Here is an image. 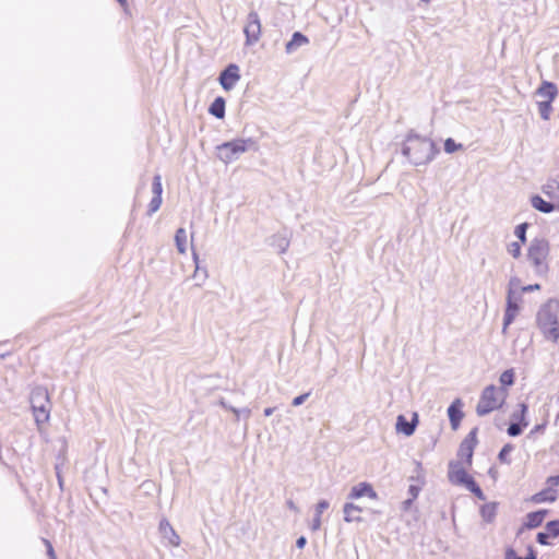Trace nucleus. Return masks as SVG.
I'll list each match as a JSON object with an SVG mask.
<instances>
[{
  "label": "nucleus",
  "mask_w": 559,
  "mask_h": 559,
  "mask_svg": "<svg viewBox=\"0 0 559 559\" xmlns=\"http://www.w3.org/2000/svg\"><path fill=\"white\" fill-rule=\"evenodd\" d=\"M539 288H540L539 284H532V285L522 286L520 288V290L523 293H531L534 290H538Z\"/></svg>",
  "instance_id": "37998d69"
},
{
  "label": "nucleus",
  "mask_w": 559,
  "mask_h": 559,
  "mask_svg": "<svg viewBox=\"0 0 559 559\" xmlns=\"http://www.w3.org/2000/svg\"><path fill=\"white\" fill-rule=\"evenodd\" d=\"M536 96L540 102H552L557 96V87L554 83L543 82L536 91Z\"/></svg>",
  "instance_id": "f3484780"
},
{
  "label": "nucleus",
  "mask_w": 559,
  "mask_h": 559,
  "mask_svg": "<svg viewBox=\"0 0 559 559\" xmlns=\"http://www.w3.org/2000/svg\"><path fill=\"white\" fill-rule=\"evenodd\" d=\"M209 111L214 117L222 119L225 116V100L223 97H217L211 104Z\"/></svg>",
  "instance_id": "4be33fe9"
},
{
  "label": "nucleus",
  "mask_w": 559,
  "mask_h": 559,
  "mask_svg": "<svg viewBox=\"0 0 559 559\" xmlns=\"http://www.w3.org/2000/svg\"><path fill=\"white\" fill-rule=\"evenodd\" d=\"M510 451H511V445H509V444L504 445L499 453V460L501 462L508 463L507 457H508Z\"/></svg>",
  "instance_id": "ea45409f"
},
{
  "label": "nucleus",
  "mask_w": 559,
  "mask_h": 559,
  "mask_svg": "<svg viewBox=\"0 0 559 559\" xmlns=\"http://www.w3.org/2000/svg\"><path fill=\"white\" fill-rule=\"evenodd\" d=\"M152 192H153V197H157V195L162 197V193H163L162 176L158 174L155 175L153 178Z\"/></svg>",
  "instance_id": "c85d7f7f"
},
{
  "label": "nucleus",
  "mask_w": 559,
  "mask_h": 559,
  "mask_svg": "<svg viewBox=\"0 0 559 559\" xmlns=\"http://www.w3.org/2000/svg\"><path fill=\"white\" fill-rule=\"evenodd\" d=\"M240 80L239 67L229 64L219 75V83L225 91H230Z\"/></svg>",
  "instance_id": "9d476101"
},
{
  "label": "nucleus",
  "mask_w": 559,
  "mask_h": 559,
  "mask_svg": "<svg viewBox=\"0 0 559 559\" xmlns=\"http://www.w3.org/2000/svg\"><path fill=\"white\" fill-rule=\"evenodd\" d=\"M286 506L289 510H292L293 512L295 513H299V508L296 506V503L292 500V499H288L286 501Z\"/></svg>",
  "instance_id": "3c124183"
},
{
  "label": "nucleus",
  "mask_w": 559,
  "mask_h": 559,
  "mask_svg": "<svg viewBox=\"0 0 559 559\" xmlns=\"http://www.w3.org/2000/svg\"><path fill=\"white\" fill-rule=\"evenodd\" d=\"M158 532L165 545L171 547H179L181 539L173 525L167 519H162L158 525Z\"/></svg>",
  "instance_id": "6e6552de"
},
{
  "label": "nucleus",
  "mask_w": 559,
  "mask_h": 559,
  "mask_svg": "<svg viewBox=\"0 0 559 559\" xmlns=\"http://www.w3.org/2000/svg\"><path fill=\"white\" fill-rule=\"evenodd\" d=\"M218 404L224 407L225 409H228L229 411V407H233L231 405H229L224 399H221L218 401Z\"/></svg>",
  "instance_id": "5fc2aeb1"
},
{
  "label": "nucleus",
  "mask_w": 559,
  "mask_h": 559,
  "mask_svg": "<svg viewBox=\"0 0 559 559\" xmlns=\"http://www.w3.org/2000/svg\"><path fill=\"white\" fill-rule=\"evenodd\" d=\"M306 543H307L306 537H305V536H300V537H299V538H297V540H296V546H297L298 548H300V549H301V548H304V547H305Z\"/></svg>",
  "instance_id": "864d4df0"
},
{
  "label": "nucleus",
  "mask_w": 559,
  "mask_h": 559,
  "mask_svg": "<svg viewBox=\"0 0 559 559\" xmlns=\"http://www.w3.org/2000/svg\"><path fill=\"white\" fill-rule=\"evenodd\" d=\"M549 250V242L544 238H535L528 246L527 260L534 271L539 275L548 272Z\"/></svg>",
  "instance_id": "39448f33"
},
{
  "label": "nucleus",
  "mask_w": 559,
  "mask_h": 559,
  "mask_svg": "<svg viewBox=\"0 0 559 559\" xmlns=\"http://www.w3.org/2000/svg\"><path fill=\"white\" fill-rule=\"evenodd\" d=\"M520 284V278L511 277L509 281L508 290H520V288L522 287Z\"/></svg>",
  "instance_id": "58836bf2"
},
{
  "label": "nucleus",
  "mask_w": 559,
  "mask_h": 559,
  "mask_svg": "<svg viewBox=\"0 0 559 559\" xmlns=\"http://www.w3.org/2000/svg\"><path fill=\"white\" fill-rule=\"evenodd\" d=\"M548 537H549V535H548L547 533H545V532H539V533L537 534V542H538L539 544H542V545H548V544H549V543H548V540H547V539H548Z\"/></svg>",
  "instance_id": "c03bdc74"
},
{
  "label": "nucleus",
  "mask_w": 559,
  "mask_h": 559,
  "mask_svg": "<svg viewBox=\"0 0 559 559\" xmlns=\"http://www.w3.org/2000/svg\"><path fill=\"white\" fill-rule=\"evenodd\" d=\"M508 252H509L513 258H519V257L521 255V243H520V242H516V241L511 242V243L508 246Z\"/></svg>",
  "instance_id": "e433bc0d"
},
{
  "label": "nucleus",
  "mask_w": 559,
  "mask_h": 559,
  "mask_svg": "<svg viewBox=\"0 0 559 559\" xmlns=\"http://www.w3.org/2000/svg\"><path fill=\"white\" fill-rule=\"evenodd\" d=\"M57 477H58V481H59L60 487H62V479H61V476H60L59 472H57Z\"/></svg>",
  "instance_id": "bf43d9fd"
},
{
  "label": "nucleus",
  "mask_w": 559,
  "mask_h": 559,
  "mask_svg": "<svg viewBox=\"0 0 559 559\" xmlns=\"http://www.w3.org/2000/svg\"><path fill=\"white\" fill-rule=\"evenodd\" d=\"M229 411L235 415L236 420H239L241 416L245 418H249L251 415V411L249 408H236V407H229Z\"/></svg>",
  "instance_id": "c9c22d12"
},
{
  "label": "nucleus",
  "mask_w": 559,
  "mask_h": 559,
  "mask_svg": "<svg viewBox=\"0 0 559 559\" xmlns=\"http://www.w3.org/2000/svg\"><path fill=\"white\" fill-rule=\"evenodd\" d=\"M522 294L521 290H508L507 300H511L512 304L519 305L522 302Z\"/></svg>",
  "instance_id": "72a5a7b5"
},
{
  "label": "nucleus",
  "mask_w": 559,
  "mask_h": 559,
  "mask_svg": "<svg viewBox=\"0 0 559 559\" xmlns=\"http://www.w3.org/2000/svg\"><path fill=\"white\" fill-rule=\"evenodd\" d=\"M207 276H209V274H207L206 269H201L200 267V271L198 272V276L195 277V278H199V277L201 278V283L198 284V286H201L205 282Z\"/></svg>",
  "instance_id": "a18cd8bd"
},
{
  "label": "nucleus",
  "mask_w": 559,
  "mask_h": 559,
  "mask_svg": "<svg viewBox=\"0 0 559 559\" xmlns=\"http://www.w3.org/2000/svg\"><path fill=\"white\" fill-rule=\"evenodd\" d=\"M252 144L251 139H236L217 146L219 159L225 164L231 163Z\"/></svg>",
  "instance_id": "423d86ee"
},
{
  "label": "nucleus",
  "mask_w": 559,
  "mask_h": 559,
  "mask_svg": "<svg viewBox=\"0 0 559 559\" xmlns=\"http://www.w3.org/2000/svg\"><path fill=\"white\" fill-rule=\"evenodd\" d=\"M274 412V407H267L264 409V415L265 416H271Z\"/></svg>",
  "instance_id": "4d7b16f0"
},
{
  "label": "nucleus",
  "mask_w": 559,
  "mask_h": 559,
  "mask_svg": "<svg viewBox=\"0 0 559 559\" xmlns=\"http://www.w3.org/2000/svg\"><path fill=\"white\" fill-rule=\"evenodd\" d=\"M558 485L547 484V488L532 496L534 503L554 502L557 499Z\"/></svg>",
  "instance_id": "4468645a"
},
{
  "label": "nucleus",
  "mask_w": 559,
  "mask_h": 559,
  "mask_svg": "<svg viewBox=\"0 0 559 559\" xmlns=\"http://www.w3.org/2000/svg\"><path fill=\"white\" fill-rule=\"evenodd\" d=\"M121 4H126V0H118Z\"/></svg>",
  "instance_id": "680f3d73"
},
{
  "label": "nucleus",
  "mask_w": 559,
  "mask_h": 559,
  "mask_svg": "<svg viewBox=\"0 0 559 559\" xmlns=\"http://www.w3.org/2000/svg\"><path fill=\"white\" fill-rule=\"evenodd\" d=\"M192 258H193V261L195 263V270H194V273H193V277H197L198 276V272L200 271V265H199V254L194 250L192 252Z\"/></svg>",
  "instance_id": "49530a36"
},
{
  "label": "nucleus",
  "mask_w": 559,
  "mask_h": 559,
  "mask_svg": "<svg viewBox=\"0 0 559 559\" xmlns=\"http://www.w3.org/2000/svg\"><path fill=\"white\" fill-rule=\"evenodd\" d=\"M175 242L179 253L187 252L188 236L185 228H178L175 235Z\"/></svg>",
  "instance_id": "5701e85b"
},
{
  "label": "nucleus",
  "mask_w": 559,
  "mask_h": 559,
  "mask_svg": "<svg viewBox=\"0 0 559 559\" xmlns=\"http://www.w3.org/2000/svg\"><path fill=\"white\" fill-rule=\"evenodd\" d=\"M330 507V503L328 500H320L316 507H314V516L309 525L310 530L312 532H317L321 528V525H322V520H321V516H322V513L328 510Z\"/></svg>",
  "instance_id": "a211bd4d"
},
{
  "label": "nucleus",
  "mask_w": 559,
  "mask_h": 559,
  "mask_svg": "<svg viewBox=\"0 0 559 559\" xmlns=\"http://www.w3.org/2000/svg\"><path fill=\"white\" fill-rule=\"evenodd\" d=\"M309 39L300 32H295L290 40L285 45V51L287 55H292L297 51L300 47L307 45Z\"/></svg>",
  "instance_id": "6ab92c4d"
},
{
  "label": "nucleus",
  "mask_w": 559,
  "mask_h": 559,
  "mask_svg": "<svg viewBox=\"0 0 559 559\" xmlns=\"http://www.w3.org/2000/svg\"><path fill=\"white\" fill-rule=\"evenodd\" d=\"M477 429H473L467 437L462 441L460 449H459V456L462 459H466V462L468 464L472 463L473 452L474 448L477 443L476 438Z\"/></svg>",
  "instance_id": "9b49d317"
},
{
  "label": "nucleus",
  "mask_w": 559,
  "mask_h": 559,
  "mask_svg": "<svg viewBox=\"0 0 559 559\" xmlns=\"http://www.w3.org/2000/svg\"><path fill=\"white\" fill-rule=\"evenodd\" d=\"M546 514H547L546 510H539L536 512L528 513L526 515L525 526L527 528H535V527L539 526L543 523Z\"/></svg>",
  "instance_id": "412c9836"
},
{
  "label": "nucleus",
  "mask_w": 559,
  "mask_h": 559,
  "mask_svg": "<svg viewBox=\"0 0 559 559\" xmlns=\"http://www.w3.org/2000/svg\"><path fill=\"white\" fill-rule=\"evenodd\" d=\"M468 490H471L476 497L484 500L485 496L483 493V490L479 488V486L474 481L473 478H471L465 485Z\"/></svg>",
  "instance_id": "c756f323"
},
{
  "label": "nucleus",
  "mask_w": 559,
  "mask_h": 559,
  "mask_svg": "<svg viewBox=\"0 0 559 559\" xmlns=\"http://www.w3.org/2000/svg\"><path fill=\"white\" fill-rule=\"evenodd\" d=\"M520 413H514L512 415V418L515 419V420H519L524 427H526L528 425V423L525 420V415H526V412H527V405L522 403L520 404Z\"/></svg>",
  "instance_id": "7c9ffc66"
},
{
  "label": "nucleus",
  "mask_w": 559,
  "mask_h": 559,
  "mask_svg": "<svg viewBox=\"0 0 559 559\" xmlns=\"http://www.w3.org/2000/svg\"><path fill=\"white\" fill-rule=\"evenodd\" d=\"M546 484L559 485V474L547 478Z\"/></svg>",
  "instance_id": "603ef678"
},
{
  "label": "nucleus",
  "mask_w": 559,
  "mask_h": 559,
  "mask_svg": "<svg viewBox=\"0 0 559 559\" xmlns=\"http://www.w3.org/2000/svg\"><path fill=\"white\" fill-rule=\"evenodd\" d=\"M546 533L549 536L557 537L559 535V521H550L546 525Z\"/></svg>",
  "instance_id": "f704fd0d"
},
{
  "label": "nucleus",
  "mask_w": 559,
  "mask_h": 559,
  "mask_svg": "<svg viewBox=\"0 0 559 559\" xmlns=\"http://www.w3.org/2000/svg\"><path fill=\"white\" fill-rule=\"evenodd\" d=\"M528 227L527 223H522L515 227L514 235L520 239L522 243L526 241V229Z\"/></svg>",
  "instance_id": "2f4dec72"
},
{
  "label": "nucleus",
  "mask_w": 559,
  "mask_h": 559,
  "mask_svg": "<svg viewBox=\"0 0 559 559\" xmlns=\"http://www.w3.org/2000/svg\"><path fill=\"white\" fill-rule=\"evenodd\" d=\"M163 199L162 197H153L150 204H148V215H152L153 213L157 212L162 205Z\"/></svg>",
  "instance_id": "473e14b6"
},
{
  "label": "nucleus",
  "mask_w": 559,
  "mask_h": 559,
  "mask_svg": "<svg viewBox=\"0 0 559 559\" xmlns=\"http://www.w3.org/2000/svg\"><path fill=\"white\" fill-rule=\"evenodd\" d=\"M44 543H45V545L47 547V555H48L49 559H57L51 543L49 540H47V539H44Z\"/></svg>",
  "instance_id": "79ce46f5"
},
{
  "label": "nucleus",
  "mask_w": 559,
  "mask_h": 559,
  "mask_svg": "<svg viewBox=\"0 0 559 559\" xmlns=\"http://www.w3.org/2000/svg\"><path fill=\"white\" fill-rule=\"evenodd\" d=\"M309 395H310L309 393H304V394H301V395H298V396H296V397L293 400L292 404H293L294 406H299V405H301V404H304V403H305V401L309 397Z\"/></svg>",
  "instance_id": "a19ab883"
},
{
  "label": "nucleus",
  "mask_w": 559,
  "mask_h": 559,
  "mask_svg": "<svg viewBox=\"0 0 559 559\" xmlns=\"http://www.w3.org/2000/svg\"><path fill=\"white\" fill-rule=\"evenodd\" d=\"M361 512L362 508L358 504H355L353 501H348L343 506L344 521L347 523L361 522Z\"/></svg>",
  "instance_id": "2eb2a0df"
},
{
  "label": "nucleus",
  "mask_w": 559,
  "mask_h": 559,
  "mask_svg": "<svg viewBox=\"0 0 559 559\" xmlns=\"http://www.w3.org/2000/svg\"><path fill=\"white\" fill-rule=\"evenodd\" d=\"M408 492H409V495L412 496V498H411V499H413V500H414V499H416V498H417V496H418V493H419V488H418V487H416V486H414V485H412V486H409V488H408Z\"/></svg>",
  "instance_id": "8fccbe9b"
},
{
  "label": "nucleus",
  "mask_w": 559,
  "mask_h": 559,
  "mask_svg": "<svg viewBox=\"0 0 559 559\" xmlns=\"http://www.w3.org/2000/svg\"><path fill=\"white\" fill-rule=\"evenodd\" d=\"M508 389L498 388L493 384L487 385L479 396V401L476 405V414L478 416H486L493 411L502 407L508 397Z\"/></svg>",
  "instance_id": "7ed1b4c3"
},
{
  "label": "nucleus",
  "mask_w": 559,
  "mask_h": 559,
  "mask_svg": "<svg viewBox=\"0 0 559 559\" xmlns=\"http://www.w3.org/2000/svg\"><path fill=\"white\" fill-rule=\"evenodd\" d=\"M480 514L484 521H486L487 523H491L497 514V503L490 502L484 504L480 509Z\"/></svg>",
  "instance_id": "393cba45"
},
{
  "label": "nucleus",
  "mask_w": 559,
  "mask_h": 559,
  "mask_svg": "<svg viewBox=\"0 0 559 559\" xmlns=\"http://www.w3.org/2000/svg\"><path fill=\"white\" fill-rule=\"evenodd\" d=\"M463 148V145L460 144V143H456L453 139L451 138H448L445 141H444V151L448 153V154H452L459 150H462Z\"/></svg>",
  "instance_id": "cd10ccee"
},
{
  "label": "nucleus",
  "mask_w": 559,
  "mask_h": 559,
  "mask_svg": "<svg viewBox=\"0 0 559 559\" xmlns=\"http://www.w3.org/2000/svg\"><path fill=\"white\" fill-rule=\"evenodd\" d=\"M532 206L543 213H550L554 211L555 206L545 201L542 197L535 195L531 200Z\"/></svg>",
  "instance_id": "b1692460"
},
{
  "label": "nucleus",
  "mask_w": 559,
  "mask_h": 559,
  "mask_svg": "<svg viewBox=\"0 0 559 559\" xmlns=\"http://www.w3.org/2000/svg\"><path fill=\"white\" fill-rule=\"evenodd\" d=\"M288 246H289V241L286 238H282L278 243L280 251L282 253L285 252L287 250Z\"/></svg>",
  "instance_id": "de8ad7c7"
},
{
  "label": "nucleus",
  "mask_w": 559,
  "mask_h": 559,
  "mask_svg": "<svg viewBox=\"0 0 559 559\" xmlns=\"http://www.w3.org/2000/svg\"><path fill=\"white\" fill-rule=\"evenodd\" d=\"M514 377H515V374H514L513 369H508V370L503 371L499 378V381L502 385L501 388L507 389V386H511L514 383Z\"/></svg>",
  "instance_id": "a878e982"
},
{
  "label": "nucleus",
  "mask_w": 559,
  "mask_h": 559,
  "mask_svg": "<svg viewBox=\"0 0 559 559\" xmlns=\"http://www.w3.org/2000/svg\"><path fill=\"white\" fill-rule=\"evenodd\" d=\"M522 432L521 426L516 423H512L508 428V433L511 437H516Z\"/></svg>",
  "instance_id": "4c0bfd02"
},
{
  "label": "nucleus",
  "mask_w": 559,
  "mask_h": 559,
  "mask_svg": "<svg viewBox=\"0 0 559 559\" xmlns=\"http://www.w3.org/2000/svg\"><path fill=\"white\" fill-rule=\"evenodd\" d=\"M402 153L411 164L421 166L430 163L436 153L435 143L427 136L409 133L403 144Z\"/></svg>",
  "instance_id": "f257e3e1"
},
{
  "label": "nucleus",
  "mask_w": 559,
  "mask_h": 559,
  "mask_svg": "<svg viewBox=\"0 0 559 559\" xmlns=\"http://www.w3.org/2000/svg\"><path fill=\"white\" fill-rule=\"evenodd\" d=\"M243 33L246 35L247 46H252L259 41L261 37V21L257 12L251 11L248 14L247 23L243 27Z\"/></svg>",
  "instance_id": "0eeeda50"
},
{
  "label": "nucleus",
  "mask_w": 559,
  "mask_h": 559,
  "mask_svg": "<svg viewBox=\"0 0 559 559\" xmlns=\"http://www.w3.org/2000/svg\"><path fill=\"white\" fill-rule=\"evenodd\" d=\"M463 403L460 399L453 401V403L448 408V416L453 429H456L462 420L464 414L461 411Z\"/></svg>",
  "instance_id": "dca6fc26"
},
{
  "label": "nucleus",
  "mask_w": 559,
  "mask_h": 559,
  "mask_svg": "<svg viewBox=\"0 0 559 559\" xmlns=\"http://www.w3.org/2000/svg\"><path fill=\"white\" fill-rule=\"evenodd\" d=\"M520 306L512 304L511 300H507V307L504 311L503 317V326H502V333L507 334L509 325L514 321L516 316L519 314Z\"/></svg>",
  "instance_id": "aec40b11"
},
{
  "label": "nucleus",
  "mask_w": 559,
  "mask_h": 559,
  "mask_svg": "<svg viewBox=\"0 0 559 559\" xmlns=\"http://www.w3.org/2000/svg\"><path fill=\"white\" fill-rule=\"evenodd\" d=\"M421 2H424L425 4H429L431 2V0H420Z\"/></svg>",
  "instance_id": "052dcab7"
},
{
  "label": "nucleus",
  "mask_w": 559,
  "mask_h": 559,
  "mask_svg": "<svg viewBox=\"0 0 559 559\" xmlns=\"http://www.w3.org/2000/svg\"><path fill=\"white\" fill-rule=\"evenodd\" d=\"M537 106H538V111H539L540 117L544 120H548L550 118V114H551V110H552L551 102H540V100H538L537 102Z\"/></svg>",
  "instance_id": "bb28decb"
},
{
  "label": "nucleus",
  "mask_w": 559,
  "mask_h": 559,
  "mask_svg": "<svg viewBox=\"0 0 559 559\" xmlns=\"http://www.w3.org/2000/svg\"><path fill=\"white\" fill-rule=\"evenodd\" d=\"M506 559H522V558L516 555L515 550H513L512 548H509L506 551Z\"/></svg>",
  "instance_id": "09e8293b"
},
{
  "label": "nucleus",
  "mask_w": 559,
  "mask_h": 559,
  "mask_svg": "<svg viewBox=\"0 0 559 559\" xmlns=\"http://www.w3.org/2000/svg\"><path fill=\"white\" fill-rule=\"evenodd\" d=\"M29 403L38 430L50 418L51 403L48 390L44 386H35L29 395Z\"/></svg>",
  "instance_id": "20e7f679"
},
{
  "label": "nucleus",
  "mask_w": 559,
  "mask_h": 559,
  "mask_svg": "<svg viewBox=\"0 0 559 559\" xmlns=\"http://www.w3.org/2000/svg\"><path fill=\"white\" fill-rule=\"evenodd\" d=\"M418 424V414H413L412 421H407L406 418L403 415H399L396 418L395 429L397 432H401L405 435L406 437H409L414 433L416 426Z\"/></svg>",
  "instance_id": "ddd939ff"
},
{
  "label": "nucleus",
  "mask_w": 559,
  "mask_h": 559,
  "mask_svg": "<svg viewBox=\"0 0 559 559\" xmlns=\"http://www.w3.org/2000/svg\"><path fill=\"white\" fill-rule=\"evenodd\" d=\"M558 305L549 300L540 307L537 312V325L547 340L557 342L559 340Z\"/></svg>",
  "instance_id": "f03ea898"
},
{
  "label": "nucleus",
  "mask_w": 559,
  "mask_h": 559,
  "mask_svg": "<svg viewBox=\"0 0 559 559\" xmlns=\"http://www.w3.org/2000/svg\"><path fill=\"white\" fill-rule=\"evenodd\" d=\"M472 477L468 476L465 468L457 462L450 463L449 480L455 485H465Z\"/></svg>",
  "instance_id": "f8f14e48"
},
{
  "label": "nucleus",
  "mask_w": 559,
  "mask_h": 559,
  "mask_svg": "<svg viewBox=\"0 0 559 559\" xmlns=\"http://www.w3.org/2000/svg\"><path fill=\"white\" fill-rule=\"evenodd\" d=\"M525 559H536L535 554L532 548L530 549V554L526 556Z\"/></svg>",
  "instance_id": "13d9d810"
},
{
  "label": "nucleus",
  "mask_w": 559,
  "mask_h": 559,
  "mask_svg": "<svg viewBox=\"0 0 559 559\" xmlns=\"http://www.w3.org/2000/svg\"><path fill=\"white\" fill-rule=\"evenodd\" d=\"M365 497L371 500H378L379 498L371 484L367 481H360L350 488L347 499L353 501Z\"/></svg>",
  "instance_id": "1a4fd4ad"
},
{
  "label": "nucleus",
  "mask_w": 559,
  "mask_h": 559,
  "mask_svg": "<svg viewBox=\"0 0 559 559\" xmlns=\"http://www.w3.org/2000/svg\"><path fill=\"white\" fill-rule=\"evenodd\" d=\"M412 502H413V499H408V500L404 501L403 502L404 510H407L411 507Z\"/></svg>",
  "instance_id": "6e6d98bb"
}]
</instances>
